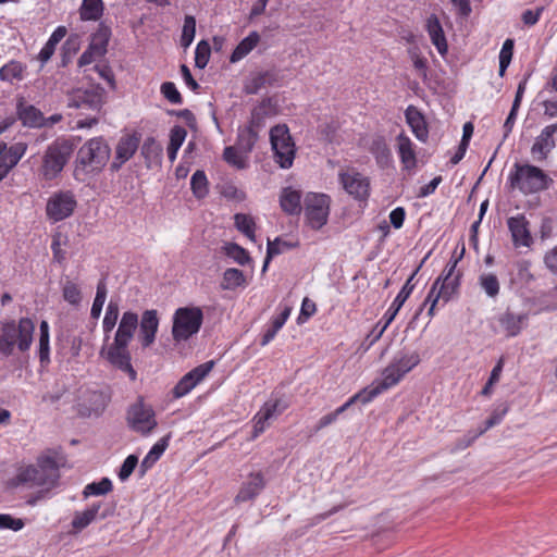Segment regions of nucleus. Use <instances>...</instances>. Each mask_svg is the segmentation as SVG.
<instances>
[{"label": "nucleus", "instance_id": "f257e3e1", "mask_svg": "<svg viewBox=\"0 0 557 557\" xmlns=\"http://www.w3.org/2000/svg\"><path fill=\"white\" fill-rule=\"evenodd\" d=\"M138 329V314L134 311L123 312L112 343L103 345L99 351L110 367L128 376L132 382L137 380V372L132 364L129 344Z\"/></svg>", "mask_w": 557, "mask_h": 557}, {"label": "nucleus", "instance_id": "f03ea898", "mask_svg": "<svg viewBox=\"0 0 557 557\" xmlns=\"http://www.w3.org/2000/svg\"><path fill=\"white\" fill-rule=\"evenodd\" d=\"M111 156V148L102 136L87 140L77 151L74 177L86 181L88 175H96L102 171Z\"/></svg>", "mask_w": 557, "mask_h": 557}, {"label": "nucleus", "instance_id": "7ed1b4c3", "mask_svg": "<svg viewBox=\"0 0 557 557\" xmlns=\"http://www.w3.org/2000/svg\"><path fill=\"white\" fill-rule=\"evenodd\" d=\"M35 323L30 318L3 319L0 321V355L11 357L15 347L28 351L34 339Z\"/></svg>", "mask_w": 557, "mask_h": 557}, {"label": "nucleus", "instance_id": "20e7f679", "mask_svg": "<svg viewBox=\"0 0 557 557\" xmlns=\"http://www.w3.org/2000/svg\"><path fill=\"white\" fill-rule=\"evenodd\" d=\"M457 263V259H450L448 261L441 275L432 284L429 294L419 308L417 314H419L423 308L430 304L428 315L433 318L435 314V308L438 305L444 307L454 298L455 295L458 294L461 283V274L459 272L456 273Z\"/></svg>", "mask_w": 557, "mask_h": 557}, {"label": "nucleus", "instance_id": "39448f33", "mask_svg": "<svg viewBox=\"0 0 557 557\" xmlns=\"http://www.w3.org/2000/svg\"><path fill=\"white\" fill-rule=\"evenodd\" d=\"M60 462L52 456H41L37 465L21 467L10 484L14 487L20 485H35L54 487L60 479Z\"/></svg>", "mask_w": 557, "mask_h": 557}, {"label": "nucleus", "instance_id": "423d86ee", "mask_svg": "<svg viewBox=\"0 0 557 557\" xmlns=\"http://www.w3.org/2000/svg\"><path fill=\"white\" fill-rule=\"evenodd\" d=\"M419 362L420 357L418 352H400L382 371V379L367 388L370 389V393L375 398L383 392L397 385Z\"/></svg>", "mask_w": 557, "mask_h": 557}, {"label": "nucleus", "instance_id": "0eeeda50", "mask_svg": "<svg viewBox=\"0 0 557 557\" xmlns=\"http://www.w3.org/2000/svg\"><path fill=\"white\" fill-rule=\"evenodd\" d=\"M508 183L511 188H518L528 195L547 189L553 181L535 165L515 163L513 170L509 173Z\"/></svg>", "mask_w": 557, "mask_h": 557}, {"label": "nucleus", "instance_id": "6e6552de", "mask_svg": "<svg viewBox=\"0 0 557 557\" xmlns=\"http://www.w3.org/2000/svg\"><path fill=\"white\" fill-rule=\"evenodd\" d=\"M203 322V311L200 307L186 306L177 308L172 317V337L176 344L187 342L196 335Z\"/></svg>", "mask_w": 557, "mask_h": 557}, {"label": "nucleus", "instance_id": "1a4fd4ad", "mask_svg": "<svg viewBox=\"0 0 557 557\" xmlns=\"http://www.w3.org/2000/svg\"><path fill=\"white\" fill-rule=\"evenodd\" d=\"M73 153V145L64 138H58L51 143L44 152L40 175L46 181H52L59 176Z\"/></svg>", "mask_w": 557, "mask_h": 557}, {"label": "nucleus", "instance_id": "9d476101", "mask_svg": "<svg viewBox=\"0 0 557 557\" xmlns=\"http://www.w3.org/2000/svg\"><path fill=\"white\" fill-rule=\"evenodd\" d=\"M66 99L69 108L99 114L106 103V90L100 85H91L88 88H73L67 92Z\"/></svg>", "mask_w": 557, "mask_h": 557}, {"label": "nucleus", "instance_id": "9b49d317", "mask_svg": "<svg viewBox=\"0 0 557 557\" xmlns=\"http://www.w3.org/2000/svg\"><path fill=\"white\" fill-rule=\"evenodd\" d=\"M270 141L274 159L282 169H289L295 159V144L285 124H277L270 131Z\"/></svg>", "mask_w": 557, "mask_h": 557}, {"label": "nucleus", "instance_id": "f8f14e48", "mask_svg": "<svg viewBox=\"0 0 557 557\" xmlns=\"http://www.w3.org/2000/svg\"><path fill=\"white\" fill-rule=\"evenodd\" d=\"M126 421L131 430L144 436L149 435L158 425L153 408L145 404L143 397L129 406Z\"/></svg>", "mask_w": 557, "mask_h": 557}, {"label": "nucleus", "instance_id": "ddd939ff", "mask_svg": "<svg viewBox=\"0 0 557 557\" xmlns=\"http://www.w3.org/2000/svg\"><path fill=\"white\" fill-rule=\"evenodd\" d=\"M330 197L324 194H308L305 198V215L313 230H320L327 223L330 214Z\"/></svg>", "mask_w": 557, "mask_h": 557}, {"label": "nucleus", "instance_id": "4468645a", "mask_svg": "<svg viewBox=\"0 0 557 557\" xmlns=\"http://www.w3.org/2000/svg\"><path fill=\"white\" fill-rule=\"evenodd\" d=\"M76 206L75 195L71 190L59 191L48 199L46 212L50 220L59 222L72 215Z\"/></svg>", "mask_w": 557, "mask_h": 557}, {"label": "nucleus", "instance_id": "2eb2a0df", "mask_svg": "<svg viewBox=\"0 0 557 557\" xmlns=\"http://www.w3.org/2000/svg\"><path fill=\"white\" fill-rule=\"evenodd\" d=\"M160 319L156 309H148L141 313L138 319V336L137 341L141 349L151 347L156 341L159 330Z\"/></svg>", "mask_w": 557, "mask_h": 557}, {"label": "nucleus", "instance_id": "dca6fc26", "mask_svg": "<svg viewBox=\"0 0 557 557\" xmlns=\"http://www.w3.org/2000/svg\"><path fill=\"white\" fill-rule=\"evenodd\" d=\"M213 367L214 361L210 360L197 366L186 373L173 388L174 398H182L186 396L211 372Z\"/></svg>", "mask_w": 557, "mask_h": 557}, {"label": "nucleus", "instance_id": "f3484780", "mask_svg": "<svg viewBox=\"0 0 557 557\" xmlns=\"http://www.w3.org/2000/svg\"><path fill=\"white\" fill-rule=\"evenodd\" d=\"M114 511V506L104 505L101 502L92 503L84 511H76L71 522L72 528L76 531H82L92 523L97 518L106 519Z\"/></svg>", "mask_w": 557, "mask_h": 557}, {"label": "nucleus", "instance_id": "a211bd4d", "mask_svg": "<svg viewBox=\"0 0 557 557\" xmlns=\"http://www.w3.org/2000/svg\"><path fill=\"white\" fill-rule=\"evenodd\" d=\"M339 181L344 189L355 199L364 200L369 197L370 182L363 174L355 170L342 172Z\"/></svg>", "mask_w": 557, "mask_h": 557}, {"label": "nucleus", "instance_id": "6ab92c4d", "mask_svg": "<svg viewBox=\"0 0 557 557\" xmlns=\"http://www.w3.org/2000/svg\"><path fill=\"white\" fill-rule=\"evenodd\" d=\"M140 138L137 134L122 136L115 147L114 158L110 165L112 172H117L123 164L133 158L139 147Z\"/></svg>", "mask_w": 557, "mask_h": 557}, {"label": "nucleus", "instance_id": "aec40b11", "mask_svg": "<svg viewBox=\"0 0 557 557\" xmlns=\"http://www.w3.org/2000/svg\"><path fill=\"white\" fill-rule=\"evenodd\" d=\"M557 133V124L545 126L535 138L531 147V154L535 161L542 162L555 149L556 141L554 135Z\"/></svg>", "mask_w": 557, "mask_h": 557}, {"label": "nucleus", "instance_id": "412c9836", "mask_svg": "<svg viewBox=\"0 0 557 557\" xmlns=\"http://www.w3.org/2000/svg\"><path fill=\"white\" fill-rule=\"evenodd\" d=\"M81 399V413L83 416L90 417L92 414H101L106 409L110 397L101 389H86Z\"/></svg>", "mask_w": 557, "mask_h": 557}, {"label": "nucleus", "instance_id": "4be33fe9", "mask_svg": "<svg viewBox=\"0 0 557 557\" xmlns=\"http://www.w3.org/2000/svg\"><path fill=\"white\" fill-rule=\"evenodd\" d=\"M508 228L511 233L515 247H530L532 236L529 227V221L523 214L510 216L507 221Z\"/></svg>", "mask_w": 557, "mask_h": 557}, {"label": "nucleus", "instance_id": "5701e85b", "mask_svg": "<svg viewBox=\"0 0 557 557\" xmlns=\"http://www.w3.org/2000/svg\"><path fill=\"white\" fill-rule=\"evenodd\" d=\"M16 115L22 124L29 128L45 127L46 117L42 112L33 104H28L23 97L17 99Z\"/></svg>", "mask_w": 557, "mask_h": 557}, {"label": "nucleus", "instance_id": "b1692460", "mask_svg": "<svg viewBox=\"0 0 557 557\" xmlns=\"http://www.w3.org/2000/svg\"><path fill=\"white\" fill-rule=\"evenodd\" d=\"M265 479L262 472H252L242 484L236 497V503H244L256 498L265 487Z\"/></svg>", "mask_w": 557, "mask_h": 557}, {"label": "nucleus", "instance_id": "393cba45", "mask_svg": "<svg viewBox=\"0 0 557 557\" xmlns=\"http://www.w3.org/2000/svg\"><path fill=\"white\" fill-rule=\"evenodd\" d=\"M429 256H430V252L424 257V259L421 261L419 267L413 271V273L410 275V277L406 281L403 288L400 289V292L397 294L396 298L392 302L391 307L384 313V318H387V323L393 322V320L395 319L396 314L398 313V311L400 310V308L403 307L405 301L411 295V293L414 288V284L412 283V281Z\"/></svg>", "mask_w": 557, "mask_h": 557}, {"label": "nucleus", "instance_id": "a878e982", "mask_svg": "<svg viewBox=\"0 0 557 557\" xmlns=\"http://www.w3.org/2000/svg\"><path fill=\"white\" fill-rule=\"evenodd\" d=\"M397 152L403 164V169L406 171H412L417 166V153L414 150V144L405 134L400 133L397 137Z\"/></svg>", "mask_w": 557, "mask_h": 557}, {"label": "nucleus", "instance_id": "bb28decb", "mask_svg": "<svg viewBox=\"0 0 557 557\" xmlns=\"http://www.w3.org/2000/svg\"><path fill=\"white\" fill-rule=\"evenodd\" d=\"M405 117L416 138L426 143L429 129L423 114L414 106H409L405 111Z\"/></svg>", "mask_w": 557, "mask_h": 557}, {"label": "nucleus", "instance_id": "cd10ccee", "mask_svg": "<svg viewBox=\"0 0 557 557\" xmlns=\"http://www.w3.org/2000/svg\"><path fill=\"white\" fill-rule=\"evenodd\" d=\"M426 30L438 53L441 55H445L447 53L448 46L441 22L435 14H431L428 17Z\"/></svg>", "mask_w": 557, "mask_h": 557}, {"label": "nucleus", "instance_id": "c85d7f7f", "mask_svg": "<svg viewBox=\"0 0 557 557\" xmlns=\"http://www.w3.org/2000/svg\"><path fill=\"white\" fill-rule=\"evenodd\" d=\"M369 151L374 156L376 163L381 168H386L392 164L393 156L383 136L376 135L372 138Z\"/></svg>", "mask_w": 557, "mask_h": 557}, {"label": "nucleus", "instance_id": "c756f323", "mask_svg": "<svg viewBox=\"0 0 557 557\" xmlns=\"http://www.w3.org/2000/svg\"><path fill=\"white\" fill-rule=\"evenodd\" d=\"M280 205L282 210L290 215L301 212V194L292 187H286L280 196Z\"/></svg>", "mask_w": 557, "mask_h": 557}, {"label": "nucleus", "instance_id": "7c9ffc66", "mask_svg": "<svg viewBox=\"0 0 557 557\" xmlns=\"http://www.w3.org/2000/svg\"><path fill=\"white\" fill-rule=\"evenodd\" d=\"M171 435L168 434L160 438L148 451L140 463L141 474H145L148 469H150L163 455L165 449L169 446Z\"/></svg>", "mask_w": 557, "mask_h": 557}, {"label": "nucleus", "instance_id": "2f4dec72", "mask_svg": "<svg viewBox=\"0 0 557 557\" xmlns=\"http://www.w3.org/2000/svg\"><path fill=\"white\" fill-rule=\"evenodd\" d=\"M38 358L42 367L50 363V327L46 320L39 324Z\"/></svg>", "mask_w": 557, "mask_h": 557}, {"label": "nucleus", "instance_id": "473e14b6", "mask_svg": "<svg viewBox=\"0 0 557 557\" xmlns=\"http://www.w3.org/2000/svg\"><path fill=\"white\" fill-rule=\"evenodd\" d=\"M260 41V36L257 32H251L245 37L234 49L230 57L232 63H236L244 59L249 52H251Z\"/></svg>", "mask_w": 557, "mask_h": 557}, {"label": "nucleus", "instance_id": "72a5a7b5", "mask_svg": "<svg viewBox=\"0 0 557 557\" xmlns=\"http://www.w3.org/2000/svg\"><path fill=\"white\" fill-rule=\"evenodd\" d=\"M262 126L263 125L261 124L260 119H256L253 116L250 125L239 133V145L247 151H251L258 140V129H260Z\"/></svg>", "mask_w": 557, "mask_h": 557}, {"label": "nucleus", "instance_id": "f704fd0d", "mask_svg": "<svg viewBox=\"0 0 557 557\" xmlns=\"http://www.w3.org/2000/svg\"><path fill=\"white\" fill-rule=\"evenodd\" d=\"M102 0H83L79 8V17L82 21H98L103 15Z\"/></svg>", "mask_w": 557, "mask_h": 557}, {"label": "nucleus", "instance_id": "c9c22d12", "mask_svg": "<svg viewBox=\"0 0 557 557\" xmlns=\"http://www.w3.org/2000/svg\"><path fill=\"white\" fill-rule=\"evenodd\" d=\"M246 284V277L242 270L228 268L223 273L220 286L223 290H233L237 287H244Z\"/></svg>", "mask_w": 557, "mask_h": 557}, {"label": "nucleus", "instance_id": "e433bc0d", "mask_svg": "<svg viewBox=\"0 0 557 557\" xmlns=\"http://www.w3.org/2000/svg\"><path fill=\"white\" fill-rule=\"evenodd\" d=\"M527 319L523 314H515L512 312H505L499 318V323L502 327L507 332L508 336H517L521 329L522 323Z\"/></svg>", "mask_w": 557, "mask_h": 557}, {"label": "nucleus", "instance_id": "4c0bfd02", "mask_svg": "<svg viewBox=\"0 0 557 557\" xmlns=\"http://www.w3.org/2000/svg\"><path fill=\"white\" fill-rule=\"evenodd\" d=\"M187 136V131L180 125L174 126L170 132V143L168 146V158L171 162H174L177 156V151L182 147L185 138Z\"/></svg>", "mask_w": 557, "mask_h": 557}, {"label": "nucleus", "instance_id": "58836bf2", "mask_svg": "<svg viewBox=\"0 0 557 557\" xmlns=\"http://www.w3.org/2000/svg\"><path fill=\"white\" fill-rule=\"evenodd\" d=\"M119 304L116 301L110 300L106 309L104 318L102 320V330L106 341L109 339L111 332L115 327L119 320Z\"/></svg>", "mask_w": 557, "mask_h": 557}, {"label": "nucleus", "instance_id": "ea45409f", "mask_svg": "<svg viewBox=\"0 0 557 557\" xmlns=\"http://www.w3.org/2000/svg\"><path fill=\"white\" fill-rule=\"evenodd\" d=\"M276 81V74L272 71L260 72L251 77L247 85L248 94H257L260 89L268 85H272Z\"/></svg>", "mask_w": 557, "mask_h": 557}, {"label": "nucleus", "instance_id": "a19ab883", "mask_svg": "<svg viewBox=\"0 0 557 557\" xmlns=\"http://www.w3.org/2000/svg\"><path fill=\"white\" fill-rule=\"evenodd\" d=\"M27 151V144L25 143H15L11 145L3 152L1 160L5 162L11 169L17 165L20 160L24 157Z\"/></svg>", "mask_w": 557, "mask_h": 557}, {"label": "nucleus", "instance_id": "79ce46f5", "mask_svg": "<svg viewBox=\"0 0 557 557\" xmlns=\"http://www.w3.org/2000/svg\"><path fill=\"white\" fill-rule=\"evenodd\" d=\"M25 66L18 61H10L0 69V79L12 83L24 78Z\"/></svg>", "mask_w": 557, "mask_h": 557}, {"label": "nucleus", "instance_id": "37998d69", "mask_svg": "<svg viewBox=\"0 0 557 557\" xmlns=\"http://www.w3.org/2000/svg\"><path fill=\"white\" fill-rule=\"evenodd\" d=\"M234 223L240 233L247 236L251 242H256V223L252 216L245 213H236L234 215Z\"/></svg>", "mask_w": 557, "mask_h": 557}, {"label": "nucleus", "instance_id": "c03bdc74", "mask_svg": "<svg viewBox=\"0 0 557 557\" xmlns=\"http://www.w3.org/2000/svg\"><path fill=\"white\" fill-rule=\"evenodd\" d=\"M108 288L106 277L99 280L97 284L96 296L90 309V317L95 320L99 319L103 305L107 299Z\"/></svg>", "mask_w": 557, "mask_h": 557}, {"label": "nucleus", "instance_id": "a18cd8bd", "mask_svg": "<svg viewBox=\"0 0 557 557\" xmlns=\"http://www.w3.org/2000/svg\"><path fill=\"white\" fill-rule=\"evenodd\" d=\"M140 153L149 166L152 162H156L160 159L162 154V147L153 137H148L141 145Z\"/></svg>", "mask_w": 557, "mask_h": 557}, {"label": "nucleus", "instance_id": "49530a36", "mask_svg": "<svg viewBox=\"0 0 557 557\" xmlns=\"http://www.w3.org/2000/svg\"><path fill=\"white\" fill-rule=\"evenodd\" d=\"M107 44L108 40L104 42L97 45L91 44L88 49H86L79 57L77 64L79 67L86 66L91 64L97 57H103L107 52Z\"/></svg>", "mask_w": 557, "mask_h": 557}, {"label": "nucleus", "instance_id": "de8ad7c7", "mask_svg": "<svg viewBox=\"0 0 557 557\" xmlns=\"http://www.w3.org/2000/svg\"><path fill=\"white\" fill-rule=\"evenodd\" d=\"M62 296L67 304L75 307L79 306L83 299L79 285L71 280L62 284Z\"/></svg>", "mask_w": 557, "mask_h": 557}, {"label": "nucleus", "instance_id": "09e8293b", "mask_svg": "<svg viewBox=\"0 0 557 557\" xmlns=\"http://www.w3.org/2000/svg\"><path fill=\"white\" fill-rule=\"evenodd\" d=\"M190 188L194 196L198 199L205 198L208 193V180L202 170H197L190 178Z\"/></svg>", "mask_w": 557, "mask_h": 557}, {"label": "nucleus", "instance_id": "8fccbe9b", "mask_svg": "<svg viewBox=\"0 0 557 557\" xmlns=\"http://www.w3.org/2000/svg\"><path fill=\"white\" fill-rule=\"evenodd\" d=\"M113 488L112 482L109 478H102L99 482H91L84 487L83 496L88 498L89 496L106 495Z\"/></svg>", "mask_w": 557, "mask_h": 557}, {"label": "nucleus", "instance_id": "3c124183", "mask_svg": "<svg viewBox=\"0 0 557 557\" xmlns=\"http://www.w3.org/2000/svg\"><path fill=\"white\" fill-rule=\"evenodd\" d=\"M479 285L485 292V294L495 298L499 294V281L497 276L493 273H483L479 276Z\"/></svg>", "mask_w": 557, "mask_h": 557}, {"label": "nucleus", "instance_id": "603ef678", "mask_svg": "<svg viewBox=\"0 0 557 557\" xmlns=\"http://www.w3.org/2000/svg\"><path fill=\"white\" fill-rule=\"evenodd\" d=\"M224 250L225 255L239 265H245L250 261L248 251L235 243L226 244Z\"/></svg>", "mask_w": 557, "mask_h": 557}, {"label": "nucleus", "instance_id": "864d4df0", "mask_svg": "<svg viewBox=\"0 0 557 557\" xmlns=\"http://www.w3.org/2000/svg\"><path fill=\"white\" fill-rule=\"evenodd\" d=\"M374 399L372 394L370 393L369 388H363L354 396H351L346 403H344L342 406L336 408L334 411L339 417L342 413H344L348 408H350L355 403L360 401L361 404L366 405L371 403Z\"/></svg>", "mask_w": 557, "mask_h": 557}, {"label": "nucleus", "instance_id": "5fc2aeb1", "mask_svg": "<svg viewBox=\"0 0 557 557\" xmlns=\"http://www.w3.org/2000/svg\"><path fill=\"white\" fill-rule=\"evenodd\" d=\"M195 34H196V20L191 15H186L184 18V25H183V29H182V36H181V46L184 49H187L191 45V42L195 38Z\"/></svg>", "mask_w": 557, "mask_h": 557}, {"label": "nucleus", "instance_id": "6e6d98bb", "mask_svg": "<svg viewBox=\"0 0 557 557\" xmlns=\"http://www.w3.org/2000/svg\"><path fill=\"white\" fill-rule=\"evenodd\" d=\"M161 95L173 104H182L183 97L173 82H164L160 86Z\"/></svg>", "mask_w": 557, "mask_h": 557}, {"label": "nucleus", "instance_id": "4d7b16f0", "mask_svg": "<svg viewBox=\"0 0 557 557\" xmlns=\"http://www.w3.org/2000/svg\"><path fill=\"white\" fill-rule=\"evenodd\" d=\"M223 159L236 169H245L247 166V162L244 157L237 151V149L233 146L225 147L223 151Z\"/></svg>", "mask_w": 557, "mask_h": 557}, {"label": "nucleus", "instance_id": "13d9d810", "mask_svg": "<svg viewBox=\"0 0 557 557\" xmlns=\"http://www.w3.org/2000/svg\"><path fill=\"white\" fill-rule=\"evenodd\" d=\"M287 408V404L282 399H274L267 401L261 410L263 411V419H272L281 414Z\"/></svg>", "mask_w": 557, "mask_h": 557}, {"label": "nucleus", "instance_id": "bf43d9fd", "mask_svg": "<svg viewBox=\"0 0 557 557\" xmlns=\"http://www.w3.org/2000/svg\"><path fill=\"white\" fill-rule=\"evenodd\" d=\"M296 246L297 243L285 242L277 237L274 240H268L267 251L269 252V258H273Z\"/></svg>", "mask_w": 557, "mask_h": 557}, {"label": "nucleus", "instance_id": "052dcab7", "mask_svg": "<svg viewBox=\"0 0 557 557\" xmlns=\"http://www.w3.org/2000/svg\"><path fill=\"white\" fill-rule=\"evenodd\" d=\"M210 46L206 40L198 42L195 50V65L198 69H205L210 59Z\"/></svg>", "mask_w": 557, "mask_h": 557}, {"label": "nucleus", "instance_id": "680f3d73", "mask_svg": "<svg viewBox=\"0 0 557 557\" xmlns=\"http://www.w3.org/2000/svg\"><path fill=\"white\" fill-rule=\"evenodd\" d=\"M138 465V457L135 455H129L126 457V459L123 461L120 471L117 473L119 479L124 482L126 481L133 471L135 470L136 466Z\"/></svg>", "mask_w": 557, "mask_h": 557}, {"label": "nucleus", "instance_id": "e2e57ef3", "mask_svg": "<svg viewBox=\"0 0 557 557\" xmlns=\"http://www.w3.org/2000/svg\"><path fill=\"white\" fill-rule=\"evenodd\" d=\"M25 523L20 518H14L8 513H0V530L9 529L20 531L24 528Z\"/></svg>", "mask_w": 557, "mask_h": 557}, {"label": "nucleus", "instance_id": "0e129e2a", "mask_svg": "<svg viewBox=\"0 0 557 557\" xmlns=\"http://www.w3.org/2000/svg\"><path fill=\"white\" fill-rule=\"evenodd\" d=\"M410 58L413 62L414 69L418 71L419 75L426 79L428 77V61L424 57L420 55L416 50L409 51Z\"/></svg>", "mask_w": 557, "mask_h": 557}, {"label": "nucleus", "instance_id": "69168bd1", "mask_svg": "<svg viewBox=\"0 0 557 557\" xmlns=\"http://www.w3.org/2000/svg\"><path fill=\"white\" fill-rule=\"evenodd\" d=\"M507 411H508V407L506 405L496 408L492 412L490 418L485 421V426L483 430H485V432H486L488 429L499 424L502 422V420L504 419V417L506 416Z\"/></svg>", "mask_w": 557, "mask_h": 557}, {"label": "nucleus", "instance_id": "338daca9", "mask_svg": "<svg viewBox=\"0 0 557 557\" xmlns=\"http://www.w3.org/2000/svg\"><path fill=\"white\" fill-rule=\"evenodd\" d=\"M484 432H485V430H481L479 432H469L468 434L458 438L455 444V450H463L467 447L471 446L474 443V441L479 436H481Z\"/></svg>", "mask_w": 557, "mask_h": 557}, {"label": "nucleus", "instance_id": "774afa93", "mask_svg": "<svg viewBox=\"0 0 557 557\" xmlns=\"http://www.w3.org/2000/svg\"><path fill=\"white\" fill-rule=\"evenodd\" d=\"M515 41L511 38H507L499 52V61L510 63L513 54Z\"/></svg>", "mask_w": 557, "mask_h": 557}]
</instances>
